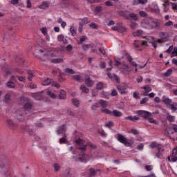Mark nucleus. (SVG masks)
Here are the masks:
<instances>
[{"label": "nucleus", "mask_w": 177, "mask_h": 177, "mask_svg": "<svg viewBox=\"0 0 177 177\" xmlns=\"http://www.w3.org/2000/svg\"><path fill=\"white\" fill-rule=\"evenodd\" d=\"M106 128H112V127H114V122L113 121H109L105 124Z\"/></svg>", "instance_id": "72a5a7b5"}, {"label": "nucleus", "mask_w": 177, "mask_h": 177, "mask_svg": "<svg viewBox=\"0 0 177 177\" xmlns=\"http://www.w3.org/2000/svg\"><path fill=\"white\" fill-rule=\"evenodd\" d=\"M146 44H147V41L142 42V41L136 40L133 43V45H134L135 48H139V46H140V45H147Z\"/></svg>", "instance_id": "f3484780"}, {"label": "nucleus", "mask_w": 177, "mask_h": 177, "mask_svg": "<svg viewBox=\"0 0 177 177\" xmlns=\"http://www.w3.org/2000/svg\"><path fill=\"white\" fill-rule=\"evenodd\" d=\"M171 74L172 68H169L165 73H163V77H169Z\"/></svg>", "instance_id": "2f4dec72"}, {"label": "nucleus", "mask_w": 177, "mask_h": 177, "mask_svg": "<svg viewBox=\"0 0 177 177\" xmlns=\"http://www.w3.org/2000/svg\"><path fill=\"white\" fill-rule=\"evenodd\" d=\"M141 89H144L145 92H151V87H150V86L147 85L144 87H142Z\"/></svg>", "instance_id": "f704fd0d"}, {"label": "nucleus", "mask_w": 177, "mask_h": 177, "mask_svg": "<svg viewBox=\"0 0 177 177\" xmlns=\"http://www.w3.org/2000/svg\"><path fill=\"white\" fill-rule=\"evenodd\" d=\"M162 102L167 104V107L170 109V110H172L173 111L177 110L176 106L172 103V100L163 97Z\"/></svg>", "instance_id": "39448f33"}, {"label": "nucleus", "mask_w": 177, "mask_h": 177, "mask_svg": "<svg viewBox=\"0 0 177 177\" xmlns=\"http://www.w3.org/2000/svg\"><path fill=\"white\" fill-rule=\"evenodd\" d=\"M136 81H137L138 84H140V82H142L143 81V77L138 76L136 79Z\"/></svg>", "instance_id": "69168bd1"}, {"label": "nucleus", "mask_w": 177, "mask_h": 177, "mask_svg": "<svg viewBox=\"0 0 177 177\" xmlns=\"http://www.w3.org/2000/svg\"><path fill=\"white\" fill-rule=\"evenodd\" d=\"M48 96H50L51 99H56V95L54 93H52L50 91H47Z\"/></svg>", "instance_id": "c9c22d12"}, {"label": "nucleus", "mask_w": 177, "mask_h": 177, "mask_svg": "<svg viewBox=\"0 0 177 177\" xmlns=\"http://www.w3.org/2000/svg\"><path fill=\"white\" fill-rule=\"evenodd\" d=\"M101 113H103L104 114H108V115L111 116L112 111L107 109H100Z\"/></svg>", "instance_id": "b1692460"}, {"label": "nucleus", "mask_w": 177, "mask_h": 177, "mask_svg": "<svg viewBox=\"0 0 177 177\" xmlns=\"http://www.w3.org/2000/svg\"><path fill=\"white\" fill-rule=\"evenodd\" d=\"M66 93L64 90H61L59 94V99L64 100L66 98Z\"/></svg>", "instance_id": "4be33fe9"}, {"label": "nucleus", "mask_w": 177, "mask_h": 177, "mask_svg": "<svg viewBox=\"0 0 177 177\" xmlns=\"http://www.w3.org/2000/svg\"><path fill=\"white\" fill-rule=\"evenodd\" d=\"M101 107H103V109H106V107H107L108 104H107V102L104 101L103 100H100L99 102Z\"/></svg>", "instance_id": "cd10ccee"}, {"label": "nucleus", "mask_w": 177, "mask_h": 177, "mask_svg": "<svg viewBox=\"0 0 177 177\" xmlns=\"http://www.w3.org/2000/svg\"><path fill=\"white\" fill-rule=\"evenodd\" d=\"M53 167H54L55 171H57L60 169V166L57 163H55Z\"/></svg>", "instance_id": "4d7b16f0"}, {"label": "nucleus", "mask_w": 177, "mask_h": 177, "mask_svg": "<svg viewBox=\"0 0 177 177\" xmlns=\"http://www.w3.org/2000/svg\"><path fill=\"white\" fill-rule=\"evenodd\" d=\"M17 78H18L19 81H20V82H26V77L24 76H17Z\"/></svg>", "instance_id": "864d4df0"}, {"label": "nucleus", "mask_w": 177, "mask_h": 177, "mask_svg": "<svg viewBox=\"0 0 177 177\" xmlns=\"http://www.w3.org/2000/svg\"><path fill=\"white\" fill-rule=\"evenodd\" d=\"M102 9L103 8H102V6H97V7H95V12H97V13H100V12H102Z\"/></svg>", "instance_id": "bf43d9fd"}, {"label": "nucleus", "mask_w": 177, "mask_h": 177, "mask_svg": "<svg viewBox=\"0 0 177 177\" xmlns=\"http://www.w3.org/2000/svg\"><path fill=\"white\" fill-rule=\"evenodd\" d=\"M129 133H132L133 135H139V131L136 129H131L129 130Z\"/></svg>", "instance_id": "4c0bfd02"}, {"label": "nucleus", "mask_w": 177, "mask_h": 177, "mask_svg": "<svg viewBox=\"0 0 177 177\" xmlns=\"http://www.w3.org/2000/svg\"><path fill=\"white\" fill-rule=\"evenodd\" d=\"M64 72L66 75H71V74H75V71L68 68H65Z\"/></svg>", "instance_id": "412c9836"}, {"label": "nucleus", "mask_w": 177, "mask_h": 177, "mask_svg": "<svg viewBox=\"0 0 177 177\" xmlns=\"http://www.w3.org/2000/svg\"><path fill=\"white\" fill-rule=\"evenodd\" d=\"M143 34L142 30H138L136 32L133 33V37H140Z\"/></svg>", "instance_id": "c756f323"}, {"label": "nucleus", "mask_w": 177, "mask_h": 177, "mask_svg": "<svg viewBox=\"0 0 177 177\" xmlns=\"http://www.w3.org/2000/svg\"><path fill=\"white\" fill-rule=\"evenodd\" d=\"M70 31L73 37H75V35H77V28H75V27H71Z\"/></svg>", "instance_id": "7c9ffc66"}, {"label": "nucleus", "mask_w": 177, "mask_h": 177, "mask_svg": "<svg viewBox=\"0 0 177 177\" xmlns=\"http://www.w3.org/2000/svg\"><path fill=\"white\" fill-rule=\"evenodd\" d=\"M28 81H32V78L34 77V73H32V71H28Z\"/></svg>", "instance_id": "e433bc0d"}, {"label": "nucleus", "mask_w": 177, "mask_h": 177, "mask_svg": "<svg viewBox=\"0 0 177 177\" xmlns=\"http://www.w3.org/2000/svg\"><path fill=\"white\" fill-rule=\"evenodd\" d=\"M80 89L83 93H89V88H88L85 85H81Z\"/></svg>", "instance_id": "393cba45"}, {"label": "nucleus", "mask_w": 177, "mask_h": 177, "mask_svg": "<svg viewBox=\"0 0 177 177\" xmlns=\"http://www.w3.org/2000/svg\"><path fill=\"white\" fill-rule=\"evenodd\" d=\"M138 19V15L135 13H130L128 17H127V20H133L134 21H137Z\"/></svg>", "instance_id": "ddd939ff"}, {"label": "nucleus", "mask_w": 177, "mask_h": 177, "mask_svg": "<svg viewBox=\"0 0 177 177\" xmlns=\"http://www.w3.org/2000/svg\"><path fill=\"white\" fill-rule=\"evenodd\" d=\"M99 109V103L95 102L91 106V110L96 111Z\"/></svg>", "instance_id": "a19ab883"}, {"label": "nucleus", "mask_w": 177, "mask_h": 177, "mask_svg": "<svg viewBox=\"0 0 177 177\" xmlns=\"http://www.w3.org/2000/svg\"><path fill=\"white\" fill-rule=\"evenodd\" d=\"M158 44H162V42H167V38H160V39H158L156 41Z\"/></svg>", "instance_id": "052dcab7"}, {"label": "nucleus", "mask_w": 177, "mask_h": 177, "mask_svg": "<svg viewBox=\"0 0 177 177\" xmlns=\"http://www.w3.org/2000/svg\"><path fill=\"white\" fill-rule=\"evenodd\" d=\"M167 34L166 32H160L159 33L160 38H167Z\"/></svg>", "instance_id": "8fccbe9b"}, {"label": "nucleus", "mask_w": 177, "mask_h": 177, "mask_svg": "<svg viewBox=\"0 0 177 177\" xmlns=\"http://www.w3.org/2000/svg\"><path fill=\"white\" fill-rule=\"evenodd\" d=\"M167 120L169 121V122H174V121H175V116L167 115Z\"/></svg>", "instance_id": "ea45409f"}, {"label": "nucleus", "mask_w": 177, "mask_h": 177, "mask_svg": "<svg viewBox=\"0 0 177 177\" xmlns=\"http://www.w3.org/2000/svg\"><path fill=\"white\" fill-rule=\"evenodd\" d=\"M66 142H67V137L66 136L59 139V143L61 145L66 143Z\"/></svg>", "instance_id": "c03bdc74"}, {"label": "nucleus", "mask_w": 177, "mask_h": 177, "mask_svg": "<svg viewBox=\"0 0 177 177\" xmlns=\"http://www.w3.org/2000/svg\"><path fill=\"white\" fill-rule=\"evenodd\" d=\"M51 63H54L55 64H57L59 63H63V59L62 58H55L51 59Z\"/></svg>", "instance_id": "a878e982"}, {"label": "nucleus", "mask_w": 177, "mask_h": 177, "mask_svg": "<svg viewBox=\"0 0 177 177\" xmlns=\"http://www.w3.org/2000/svg\"><path fill=\"white\" fill-rule=\"evenodd\" d=\"M24 109L25 110H31V109H32V104L30 102L26 103L24 106Z\"/></svg>", "instance_id": "bb28decb"}, {"label": "nucleus", "mask_w": 177, "mask_h": 177, "mask_svg": "<svg viewBox=\"0 0 177 177\" xmlns=\"http://www.w3.org/2000/svg\"><path fill=\"white\" fill-rule=\"evenodd\" d=\"M84 153H85V151H83L82 156H79L78 157H75V161H77V162H88V161L91 160V156Z\"/></svg>", "instance_id": "20e7f679"}, {"label": "nucleus", "mask_w": 177, "mask_h": 177, "mask_svg": "<svg viewBox=\"0 0 177 177\" xmlns=\"http://www.w3.org/2000/svg\"><path fill=\"white\" fill-rule=\"evenodd\" d=\"M146 171H151V169H153V166L151 165H146L145 167Z\"/></svg>", "instance_id": "774afa93"}, {"label": "nucleus", "mask_w": 177, "mask_h": 177, "mask_svg": "<svg viewBox=\"0 0 177 177\" xmlns=\"http://www.w3.org/2000/svg\"><path fill=\"white\" fill-rule=\"evenodd\" d=\"M164 146L160 147V149H158V152L156 153L157 158H162L164 156Z\"/></svg>", "instance_id": "4468645a"}, {"label": "nucleus", "mask_w": 177, "mask_h": 177, "mask_svg": "<svg viewBox=\"0 0 177 177\" xmlns=\"http://www.w3.org/2000/svg\"><path fill=\"white\" fill-rule=\"evenodd\" d=\"M174 56H177V47H175L171 52V57H174Z\"/></svg>", "instance_id": "603ef678"}, {"label": "nucleus", "mask_w": 177, "mask_h": 177, "mask_svg": "<svg viewBox=\"0 0 177 177\" xmlns=\"http://www.w3.org/2000/svg\"><path fill=\"white\" fill-rule=\"evenodd\" d=\"M142 26L148 30H153V28L160 27V24L157 23V20L156 19H148L142 21Z\"/></svg>", "instance_id": "f257e3e1"}, {"label": "nucleus", "mask_w": 177, "mask_h": 177, "mask_svg": "<svg viewBox=\"0 0 177 177\" xmlns=\"http://www.w3.org/2000/svg\"><path fill=\"white\" fill-rule=\"evenodd\" d=\"M73 78L75 80V81H77V82H82L81 76H80V75H75L73 76Z\"/></svg>", "instance_id": "473e14b6"}, {"label": "nucleus", "mask_w": 177, "mask_h": 177, "mask_svg": "<svg viewBox=\"0 0 177 177\" xmlns=\"http://www.w3.org/2000/svg\"><path fill=\"white\" fill-rule=\"evenodd\" d=\"M125 120H129V121H132L133 122H135V121H139L140 118H139V116L138 115H135L133 117L127 116L125 118Z\"/></svg>", "instance_id": "2eb2a0df"}, {"label": "nucleus", "mask_w": 177, "mask_h": 177, "mask_svg": "<svg viewBox=\"0 0 177 177\" xmlns=\"http://www.w3.org/2000/svg\"><path fill=\"white\" fill-rule=\"evenodd\" d=\"M127 88V84L124 83L117 86V89L120 92L121 95H125V93H127V91H126Z\"/></svg>", "instance_id": "1a4fd4ad"}, {"label": "nucleus", "mask_w": 177, "mask_h": 177, "mask_svg": "<svg viewBox=\"0 0 177 177\" xmlns=\"http://www.w3.org/2000/svg\"><path fill=\"white\" fill-rule=\"evenodd\" d=\"M39 8V9H48L49 8V3L48 1H44Z\"/></svg>", "instance_id": "5701e85b"}, {"label": "nucleus", "mask_w": 177, "mask_h": 177, "mask_svg": "<svg viewBox=\"0 0 177 177\" xmlns=\"http://www.w3.org/2000/svg\"><path fill=\"white\" fill-rule=\"evenodd\" d=\"M174 50V46H170L169 48L166 50V53H171Z\"/></svg>", "instance_id": "0e129e2a"}, {"label": "nucleus", "mask_w": 177, "mask_h": 177, "mask_svg": "<svg viewBox=\"0 0 177 177\" xmlns=\"http://www.w3.org/2000/svg\"><path fill=\"white\" fill-rule=\"evenodd\" d=\"M113 117H122V113L118 110H113L112 111V114Z\"/></svg>", "instance_id": "dca6fc26"}, {"label": "nucleus", "mask_w": 177, "mask_h": 177, "mask_svg": "<svg viewBox=\"0 0 177 177\" xmlns=\"http://www.w3.org/2000/svg\"><path fill=\"white\" fill-rule=\"evenodd\" d=\"M75 143L79 146L78 150H80L81 154L84 153V151H86V145H85V141L81 138H78L75 140Z\"/></svg>", "instance_id": "7ed1b4c3"}, {"label": "nucleus", "mask_w": 177, "mask_h": 177, "mask_svg": "<svg viewBox=\"0 0 177 177\" xmlns=\"http://www.w3.org/2000/svg\"><path fill=\"white\" fill-rule=\"evenodd\" d=\"M89 172H90L91 176H95V175H96V174L97 173V171L91 168L89 169Z\"/></svg>", "instance_id": "a18cd8bd"}, {"label": "nucleus", "mask_w": 177, "mask_h": 177, "mask_svg": "<svg viewBox=\"0 0 177 177\" xmlns=\"http://www.w3.org/2000/svg\"><path fill=\"white\" fill-rule=\"evenodd\" d=\"M147 3V0H133V5L135 6L138 5H146Z\"/></svg>", "instance_id": "f8f14e48"}, {"label": "nucleus", "mask_w": 177, "mask_h": 177, "mask_svg": "<svg viewBox=\"0 0 177 177\" xmlns=\"http://www.w3.org/2000/svg\"><path fill=\"white\" fill-rule=\"evenodd\" d=\"M66 124H62L58 127L57 129V135H62V133H64L66 132Z\"/></svg>", "instance_id": "9d476101"}, {"label": "nucleus", "mask_w": 177, "mask_h": 177, "mask_svg": "<svg viewBox=\"0 0 177 177\" xmlns=\"http://www.w3.org/2000/svg\"><path fill=\"white\" fill-rule=\"evenodd\" d=\"M137 114L140 115V117H142L145 119L149 118V117H151V113L147 111H137Z\"/></svg>", "instance_id": "6e6552de"}, {"label": "nucleus", "mask_w": 177, "mask_h": 177, "mask_svg": "<svg viewBox=\"0 0 177 177\" xmlns=\"http://www.w3.org/2000/svg\"><path fill=\"white\" fill-rule=\"evenodd\" d=\"M139 15L141 17H147L148 16L147 12L142 10L139 12Z\"/></svg>", "instance_id": "49530a36"}, {"label": "nucleus", "mask_w": 177, "mask_h": 177, "mask_svg": "<svg viewBox=\"0 0 177 177\" xmlns=\"http://www.w3.org/2000/svg\"><path fill=\"white\" fill-rule=\"evenodd\" d=\"M153 9L155 10V13H160V8H158V5H155L153 6Z\"/></svg>", "instance_id": "680f3d73"}, {"label": "nucleus", "mask_w": 177, "mask_h": 177, "mask_svg": "<svg viewBox=\"0 0 177 177\" xmlns=\"http://www.w3.org/2000/svg\"><path fill=\"white\" fill-rule=\"evenodd\" d=\"M149 147L151 149H157V150H158V149H161V147H162V145L161 144H158L157 142H152L150 145Z\"/></svg>", "instance_id": "9b49d317"}, {"label": "nucleus", "mask_w": 177, "mask_h": 177, "mask_svg": "<svg viewBox=\"0 0 177 177\" xmlns=\"http://www.w3.org/2000/svg\"><path fill=\"white\" fill-rule=\"evenodd\" d=\"M116 139L118 142H120V143H122V145H124V146H127V147H129L130 146H132V145H133V142L132 141V140H128L122 134L117 133Z\"/></svg>", "instance_id": "f03ea898"}, {"label": "nucleus", "mask_w": 177, "mask_h": 177, "mask_svg": "<svg viewBox=\"0 0 177 177\" xmlns=\"http://www.w3.org/2000/svg\"><path fill=\"white\" fill-rule=\"evenodd\" d=\"M120 15L127 19V17L129 16L128 11H120Z\"/></svg>", "instance_id": "de8ad7c7"}, {"label": "nucleus", "mask_w": 177, "mask_h": 177, "mask_svg": "<svg viewBox=\"0 0 177 177\" xmlns=\"http://www.w3.org/2000/svg\"><path fill=\"white\" fill-rule=\"evenodd\" d=\"M53 82V80H52V79L50 78H47L46 80H45L42 84L44 86H48V85H52V83Z\"/></svg>", "instance_id": "aec40b11"}, {"label": "nucleus", "mask_w": 177, "mask_h": 177, "mask_svg": "<svg viewBox=\"0 0 177 177\" xmlns=\"http://www.w3.org/2000/svg\"><path fill=\"white\" fill-rule=\"evenodd\" d=\"M118 32H127V27L120 24L118 25Z\"/></svg>", "instance_id": "a211bd4d"}, {"label": "nucleus", "mask_w": 177, "mask_h": 177, "mask_svg": "<svg viewBox=\"0 0 177 177\" xmlns=\"http://www.w3.org/2000/svg\"><path fill=\"white\" fill-rule=\"evenodd\" d=\"M40 53H46L44 55L41 57L39 59L42 60V62H46V60H49L50 59V52L48 51L46 49L39 50Z\"/></svg>", "instance_id": "423d86ee"}, {"label": "nucleus", "mask_w": 177, "mask_h": 177, "mask_svg": "<svg viewBox=\"0 0 177 177\" xmlns=\"http://www.w3.org/2000/svg\"><path fill=\"white\" fill-rule=\"evenodd\" d=\"M169 6V1H168V0H166L163 4V6H164V12H168V10H169V8H168V6Z\"/></svg>", "instance_id": "c85d7f7f"}, {"label": "nucleus", "mask_w": 177, "mask_h": 177, "mask_svg": "<svg viewBox=\"0 0 177 177\" xmlns=\"http://www.w3.org/2000/svg\"><path fill=\"white\" fill-rule=\"evenodd\" d=\"M177 154V147H176L172 151L171 156L172 157H175V156H176Z\"/></svg>", "instance_id": "338daca9"}, {"label": "nucleus", "mask_w": 177, "mask_h": 177, "mask_svg": "<svg viewBox=\"0 0 177 177\" xmlns=\"http://www.w3.org/2000/svg\"><path fill=\"white\" fill-rule=\"evenodd\" d=\"M130 27L131 30H135V28L138 27V24H136V22H131L130 24Z\"/></svg>", "instance_id": "3c124183"}, {"label": "nucleus", "mask_w": 177, "mask_h": 177, "mask_svg": "<svg viewBox=\"0 0 177 177\" xmlns=\"http://www.w3.org/2000/svg\"><path fill=\"white\" fill-rule=\"evenodd\" d=\"M168 134L170 135V138H172V139H177V137L175 138V136H172L174 135V131H172V129L169 130Z\"/></svg>", "instance_id": "5fc2aeb1"}, {"label": "nucleus", "mask_w": 177, "mask_h": 177, "mask_svg": "<svg viewBox=\"0 0 177 177\" xmlns=\"http://www.w3.org/2000/svg\"><path fill=\"white\" fill-rule=\"evenodd\" d=\"M129 66L127 64L123 65L122 68V73H125V74H129Z\"/></svg>", "instance_id": "6ab92c4d"}, {"label": "nucleus", "mask_w": 177, "mask_h": 177, "mask_svg": "<svg viewBox=\"0 0 177 177\" xmlns=\"http://www.w3.org/2000/svg\"><path fill=\"white\" fill-rule=\"evenodd\" d=\"M89 27H91V28H93L94 30H97V25H96L95 23H93V22H91L90 24H89Z\"/></svg>", "instance_id": "09e8293b"}, {"label": "nucleus", "mask_w": 177, "mask_h": 177, "mask_svg": "<svg viewBox=\"0 0 177 177\" xmlns=\"http://www.w3.org/2000/svg\"><path fill=\"white\" fill-rule=\"evenodd\" d=\"M6 86H8V88H15V86H16V85H15V83L11 81L8 82Z\"/></svg>", "instance_id": "79ce46f5"}, {"label": "nucleus", "mask_w": 177, "mask_h": 177, "mask_svg": "<svg viewBox=\"0 0 177 177\" xmlns=\"http://www.w3.org/2000/svg\"><path fill=\"white\" fill-rule=\"evenodd\" d=\"M96 88L97 91H102V88H103V83L100 82L98 84H97Z\"/></svg>", "instance_id": "37998d69"}, {"label": "nucleus", "mask_w": 177, "mask_h": 177, "mask_svg": "<svg viewBox=\"0 0 177 177\" xmlns=\"http://www.w3.org/2000/svg\"><path fill=\"white\" fill-rule=\"evenodd\" d=\"M84 84L88 86V88H91L93 86V84H95V82H93V80H91V77H89V75H85L84 77Z\"/></svg>", "instance_id": "0eeeda50"}, {"label": "nucleus", "mask_w": 177, "mask_h": 177, "mask_svg": "<svg viewBox=\"0 0 177 177\" xmlns=\"http://www.w3.org/2000/svg\"><path fill=\"white\" fill-rule=\"evenodd\" d=\"M7 124L8 125H9V127H10V128H13V127H15V124H13L12 120H8Z\"/></svg>", "instance_id": "e2e57ef3"}, {"label": "nucleus", "mask_w": 177, "mask_h": 177, "mask_svg": "<svg viewBox=\"0 0 177 177\" xmlns=\"http://www.w3.org/2000/svg\"><path fill=\"white\" fill-rule=\"evenodd\" d=\"M149 102V98L147 97H144L141 101H140V104H145Z\"/></svg>", "instance_id": "6e6d98bb"}, {"label": "nucleus", "mask_w": 177, "mask_h": 177, "mask_svg": "<svg viewBox=\"0 0 177 177\" xmlns=\"http://www.w3.org/2000/svg\"><path fill=\"white\" fill-rule=\"evenodd\" d=\"M73 104L75 105V107H78L80 106V101L75 98L72 100Z\"/></svg>", "instance_id": "58836bf2"}, {"label": "nucleus", "mask_w": 177, "mask_h": 177, "mask_svg": "<svg viewBox=\"0 0 177 177\" xmlns=\"http://www.w3.org/2000/svg\"><path fill=\"white\" fill-rule=\"evenodd\" d=\"M148 121H149V122H150L151 124H157V122H156L154 119H153V118L149 117V118H148Z\"/></svg>", "instance_id": "13d9d810"}]
</instances>
